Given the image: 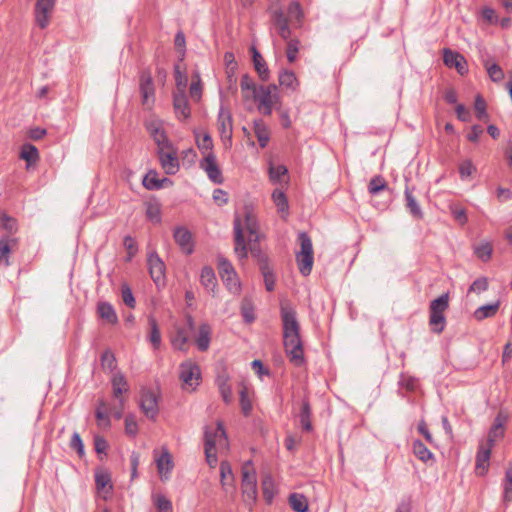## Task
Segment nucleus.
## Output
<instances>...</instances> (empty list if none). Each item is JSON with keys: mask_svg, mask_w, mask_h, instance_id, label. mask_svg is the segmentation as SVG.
Masks as SVG:
<instances>
[{"mask_svg": "<svg viewBox=\"0 0 512 512\" xmlns=\"http://www.w3.org/2000/svg\"><path fill=\"white\" fill-rule=\"evenodd\" d=\"M55 0H37L35 5V21L40 28H46L50 22Z\"/></svg>", "mask_w": 512, "mask_h": 512, "instance_id": "14", "label": "nucleus"}, {"mask_svg": "<svg viewBox=\"0 0 512 512\" xmlns=\"http://www.w3.org/2000/svg\"><path fill=\"white\" fill-rule=\"evenodd\" d=\"M300 41L298 39H288L286 55L290 63H293L297 59V53L299 51Z\"/></svg>", "mask_w": 512, "mask_h": 512, "instance_id": "55", "label": "nucleus"}, {"mask_svg": "<svg viewBox=\"0 0 512 512\" xmlns=\"http://www.w3.org/2000/svg\"><path fill=\"white\" fill-rule=\"evenodd\" d=\"M148 269L149 274L157 286L164 285L165 283V264L159 257L157 252L152 251L148 254Z\"/></svg>", "mask_w": 512, "mask_h": 512, "instance_id": "12", "label": "nucleus"}, {"mask_svg": "<svg viewBox=\"0 0 512 512\" xmlns=\"http://www.w3.org/2000/svg\"><path fill=\"white\" fill-rule=\"evenodd\" d=\"M443 61L446 66L456 68L461 75L468 71L464 57L448 48L443 51Z\"/></svg>", "mask_w": 512, "mask_h": 512, "instance_id": "19", "label": "nucleus"}, {"mask_svg": "<svg viewBox=\"0 0 512 512\" xmlns=\"http://www.w3.org/2000/svg\"><path fill=\"white\" fill-rule=\"evenodd\" d=\"M173 237L180 249L187 255H190L194 250V243L191 232L183 227L178 226L174 229Z\"/></svg>", "mask_w": 512, "mask_h": 512, "instance_id": "17", "label": "nucleus"}, {"mask_svg": "<svg viewBox=\"0 0 512 512\" xmlns=\"http://www.w3.org/2000/svg\"><path fill=\"white\" fill-rule=\"evenodd\" d=\"M173 107L176 117L186 120L191 115V109L185 93H173Z\"/></svg>", "mask_w": 512, "mask_h": 512, "instance_id": "20", "label": "nucleus"}, {"mask_svg": "<svg viewBox=\"0 0 512 512\" xmlns=\"http://www.w3.org/2000/svg\"><path fill=\"white\" fill-rule=\"evenodd\" d=\"M217 124L221 138L223 140H231L233 130L232 115L231 112L224 106H221L219 109Z\"/></svg>", "mask_w": 512, "mask_h": 512, "instance_id": "18", "label": "nucleus"}, {"mask_svg": "<svg viewBox=\"0 0 512 512\" xmlns=\"http://www.w3.org/2000/svg\"><path fill=\"white\" fill-rule=\"evenodd\" d=\"M240 406H241V410L245 416H248L251 413L252 402L247 395L246 388H243L240 391Z\"/></svg>", "mask_w": 512, "mask_h": 512, "instance_id": "63", "label": "nucleus"}, {"mask_svg": "<svg viewBox=\"0 0 512 512\" xmlns=\"http://www.w3.org/2000/svg\"><path fill=\"white\" fill-rule=\"evenodd\" d=\"M241 314L247 323L255 320L254 307L250 299L244 298L241 302Z\"/></svg>", "mask_w": 512, "mask_h": 512, "instance_id": "50", "label": "nucleus"}, {"mask_svg": "<svg viewBox=\"0 0 512 512\" xmlns=\"http://www.w3.org/2000/svg\"><path fill=\"white\" fill-rule=\"evenodd\" d=\"M284 348L290 362L300 367L304 364V350L300 337V325L296 312L289 306H281Z\"/></svg>", "mask_w": 512, "mask_h": 512, "instance_id": "1", "label": "nucleus"}, {"mask_svg": "<svg viewBox=\"0 0 512 512\" xmlns=\"http://www.w3.org/2000/svg\"><path fill=\"white\" fill-rule=\"evenodd\" d=\"M413 452L415 456L423 462H427L433 458L432 452L420 440L413 442Z\"/></svg>", "mask_w": 512, "mask_h": 512, "instance_id": "42", "label": "nucleus"}, {"mask_svg": "<svg viewBox=\"0 0 512 512\" xmlns=\"http://www.w3.org/2000/svg\"><path fill=\"white\" fill-rule=\"evenodd\" d=\"M140 408L147 418L155 420L159 408L156 395L149 390H143L140 397Z\"/></svg>", "mask_w": 512, "mask_h": 512, "instance_id": "15", "label": "nucleus"}, {"mask_svg": "<svg viewBox=\"0 0 512 512\" xmlns=\"http://www.w3.org/2000/svg\"><path fill=\"white\" fill-rule=\"evenodd\" d=\"M207 436L213 441V450H227L229 443L226 431L222 422L218 421L214 428L206 427L204 433V444L207 443Z\"/></svg>", "mask_w": 512, "mask_h": 512, "instance_id": "9", "label": "nucleus"}, {"mask_svg": "<svg viewBox=\"0 0 512 512\" xmlns=\"http://www.w3.org/2000/svg\"><path fill=\"white\" fill-rule=\"evenodd\" d=\"M499 308V302H495L493 304H487L479 307L474 312V317L477 320H483L485 318L491 317L494 314H496L497 310Z\"/></svg>", "mask_w": 512, "mask_h": 512, "instance_id": "41", "label": "nucleus"}, {"mask_svg": "<svg viewBox=\"0 0 512 512\" xmlns=\"http://www.w3.org/2000/svg\"><path fill=\"white\" fill-rule=\"evenodd\" d=\"M261 273L264 278V283L267 291H273L275 287V277L272 269L270 268L268 262L266 260L260 266Z\"/></svg>", "mask_w": 512, "mask_h": 512, "instance_id": "44", "label": "nucleus"}, {"mask_svg": "<svg viewBox=\"0 0 512 512\" xmlns=\"http://www.w3.org/2000/svg\"><path fill=\"white\" fill-rule=\"evenodd\" d=\"M220 478L221 485L226 492L234 489V476L231 465L227 461H222L220 464Z\"/></svg>", "mask_w": 512, "mask_h": 512, "instance_id": "28", "label": "nucleus"}, {"mask_svg": "<svg viewBox=\"0 0 512 512\" xmlns=\"http://www.w3.org/2000/svg\"><path fill=\"white\" fill-rule=\"evenodd\" d=\"M491 452L492 448L485 445L484 442L479 444L475 463V473L478 476H484L488 472Z\"/></svg>", "mask_w": 512, "mask_h": 512, "instance_id": "16", "label": "nucleus"}, {"mask_svg": "<svg viewBox=\"0 0 512 512\" xmlns=\"http://www.w3.org/2000/svg\"><path fill=\"white\" fill-rule=\"evenodd\" d=\"M95 417L98 427L102 429H107L110 427V418L108 416L106 403L103 400L99 402V405L96 408Z\"/></svg>", "mask_w": 512, "mask_h": 512, "instance_id": "35", "label": "nucleus"}, {"mask_svg": "<svg viewBox=\"0 0 512 512\" xmlns=\"http://www.w3.org/2000/svg\"><path fill=\"white\" fill-rule=\"evenodd\" d=\"M485 66H486L487 73H488L490 79L493 82H500L501 80H503L504 72H503L502 68L498 64H496V63H492V64L486 63Z\"/></svg>", "mask_w": 512, "mask_h": 512, "instance_id": "56", "label": "nucleus"}, {"mask_svg": "<svg viewBox=\"0 0 512 512\" xmlns=\"http://www.w3.org/2000/svg\"><path fill=\"white\" fill-rule=\"evenodd\" d=\"M218 270L220 277L225 275H231L235 273L234 267L227 259L224 257H218Z\"/></svg>", "mask_w": 512, "mask_h": 512, "instance_id": "64", "label": "nucleus"}, {"mask_svg": "<svg viewBox=\"0 0 512 512\" xmlns=\"http://www.w3.org/2000/svg\"><path fill=\"white\" fill-rule=\"evenodd\" d=\"M387 188V183L385 179L380 176L376 175L374 176L368 185V191L371 195H377L379 192L383 191Z\"/></svg>", "mask_w": 512, "mask_h": 512, "instance_id": "49", "label": "nucleus"}, {"mask_svg": "<svg viewBox=\"0 0 512 512\" xmlns=\"http://www.w3.org/2000/svg\"><path fill=\"white\" fill-rule=\"evenodd\" d=\"M272 20H273V24L275 25V27L278 30L279 36L284 40H288L291 35V30L288 25V20L285 17L283 11L280 9L275 10L272 14Z\"/></svg>", "mask_w": 512, "mask_h": 512, "instance_id": "23", "label": "nucleus"}, {"mask_svg": "<svg viewBox=\"0 0 512 512\" xmlns=\"http://www.w3.org/2000/svg\"><path fill=\"white\" fill-rule=\"evenodd\" d=\"M121 297L124 304L127 305L129 308L135 307V298L133 296L131 288L127 284H123L121 286Z\"/></svg>", "mask_w": 512, "mask_h": 512, "instance_id": "60", "label": "nucleus"}, {"mask_svg": "<svg viewBox=\"0 0 512 512\" xmlns=\"http://www.w3.org/2000/svg\"><path fill=\"white\" fill-rule=\"evenodd\" d=\"M476 171V167L471 160H464L459 165V174L462 180L467 179Z\"/></svg>", "mask_w": 512, "mask_h": 512, "instance_id": "62", "label": "nucleus"}, {"mask_svg": "<svg viewBox=\"0 0 512 512\" xmlns=\"http://www.w3.org/2000/svg\"><path fill=\"white\" fill-rule=\"evenodd\" d=\"M20 157L28 164L35 163L38 159V150L34 145L26 144L22 147Z\"/></svg>", "mask_w": 512, "mask_h": 512, "instance_id": "52", "label": "nucleus"}, {"mask_svg": "<svg viewBox=\"0 0 512 512\" xmlns=\"http://www.w3.org/2000/svg\"><path fill=\"white\" fill-rule=\"evenodd\" d=\"M258 101V110L264 115H271L274 106L279 102L278 88L271 84L260 86L253 97Z\"/></svg>", "mask_w": 512, "mask_h": 512, "instance_id": "5", "label": "nucleus"}, {"mask_svg": "<svg viewBox=\"0 0 512 512\" xmlns=\"http://www.w3.org/2000/svg\"><path fill=\"white\" fill-rule=\"evenodd\" d=\"M272 199L280 212L287 211L288 201L283 191L274 190L272 193Z\"/></svg>", "mask_w": 512, "mask_h": 512, "instance_id": "58", "label": "nucleus"}, {"mask_svg": "<svg viewBox=\"0 0 512 512\" xmlns=\"http://www.w3.org/2000/svg\"><path fill=\"white\" fill-rule=\"evenodd\" d=\"M153 500L158 512H173L171 501L164 495H154Z\"/></svg>", "mask_w": 512, "mask_h": 512, "instance_id": "53", "label": "nucleus"}, {"mask_svg": "<svg viewBox=\"0 0 512 512\" xmlns=\"http://www.w3.org/2000/svg\"><path fill=\"white\" fill-rule=\"evenodd\" d=\"M278 80L280 86L290 89L292 91H294L298 85V81L294 72L289 70H282L279 73Z\"/></svg>", "mask_w": 512, "mask_h": 512, "instance_id": "38", "label": "nucleus"}, {"mask_svg": "<svg viewBox=\"0 0 512 512\" xmlns=\"http://www.w3.org/2000/svg\"><path fill=\"white\" fill-rule=\"evenodd\" d=\"M492 250V245L489 242H482L474 247L476 256L484 262L490 259Z\"/></svg>", "mask_w": 512, "mask_h": 512, "instance_id": "51", "label": "nucleus"}, {"mask_svg": "<svg viewBox=\"0 0 512 512\" xmlns=\"http://www.w3.org/2000/svg\"><path fill=\"white\" fill-rule=\"evenodd\" d=\"M298 240L300 242V251L296 252V262L299 272L303 276H308L312 271L314 263L312 240L306 232H300Z\"/></svg>", "mask_w": 512, "mask_h": 512, "instance_id": "3", "label": "nucleus"}, {"mask_svg": "<svg viewBox=\"0 0 512 512\" xmlns=\"http://www.w3.org/2000/svg\"><path fill=\"white\" fill-rule=\"evenodd\" d=\"M200 168L205 171L208 178L215 184H222L224 181L222 171L217 164L214 153H207L199 164Z\"/></svg>", "mask_w": 512, "mask_h": 512, "instance_id": "13", "label": "nucleus"}, {"mask_svg": "<svg viewBox=\"0 0 512 512\" xmlns=\"http://www.w3.org/2000/svg\"><path fill=\"white\" fill-rule=\"evenodd\" d=\"M251 50L256 72L258 73L261 80L267 81L269 78V69L265 60L255 47H252Z\"/></svg>", "mask_w": 512, "mask_h": 512, "instance_id": "30", "label": "nucleus"}, {"mask_svg": "<svg viewBox=\"0 0 512 512\" xmlns=\"http://www.w3.org/2000/svg\"><path fill=\"white\" fill-rule=\"evenodd\" d=\"M240 87L244 98L254 97L258 91V88L248 74H244L241 77Z\"/></svg>", "mask_w": 512, "mask_h": 512, "instance_id": "39", "label": "nucleus"}, {"mask_svg": "<svg viewBox=\"0 0 512 512\" xmlns=\"http://www.w3.org/2000/svg\"><path fill=\"white\" fill-rule=\"evenodd\" d=\"M449 307V296L448 294H442L438 298L431 301L429 306V325L435 333H441L446 324L444 312Z\"/></svg>", "mask_w": 512, "mask_h": 512, "instance_id": "4", "label": "nucleus"}, {"mask_svg": "<svg viewBox=\"0 0 512 512\" xmlns=\"http://www.w3.org/2000/svg\"><path fill=\"white\" fill-rule=\"evenodd\" d=\"M503 487V502L508 504L512 502V465L505 471V476L502 482Z\"/></svg>", "mask_w": 512, "mask_h": 512, "instance_id": "37", "label": "nucleus"}, {"mask_svg": "<svg viewBox=\"0 0 512 512\" xmlns=\"http://www.w3.org/2000/svg\"><path fill=\"white\" fill-rule=\"evenodd\" d=\"M111 383L114 397L117 399H122L120 396L124 392H127L129 389L127 380L125 379L124 375L120 372L115 373L112 377Z\"/></svg>", "mask_w": 512, "mask_h": 512, "instance_id": "33", "label": "nucleus"}, {"mask_svg": "<svg viewBox=\"0 0 512 512\" xmlns=\"http://www.w3.org/2000/svg\"><path fill=\"white\" fill-rule=\"evenodd\" d=\"M10 242L11 240L8 238L0 239V265H9L8 257L11 252Z\"/></svg>", "mask_w": 512, "mask_h": 512, "instance_id": "57", "label": "nucleus"}, {"mask_svg": "<svg viewBox=\"0 0 512 512\" xmlns=\"http://www.w3.org/2000/svg\"><path fill=\"white\" fill-rule=\"evenodd\" d=\"M146 130L148 131L151 138L157 145V149L167 147L172 144L168 139L167 134L163 128V123L159 119H150L145 122Z\"/></svg>", "mask_w": 512, "mask_h": 512, "instance_id": "10", "label": "nucleus"}, {"mask_svg": "<svg viewBox=\"0 0 512 512\" xmlns=\"http://www.w3.org/2000/svg\"><path fill=\"white\" fill-rule=\"evenodd\" d=\"M216 384L224 402L230 403L232 401V389L229 385L228 374L225 372L219 374L216 378Z\"/></svg>", "mask_w": 512, "mask_h": 512, "instance_id": "29", "label": "nucleus"}, {"mask_svg": "<svg viewBox=\"0 0 512 512\" xmlns=\"http://www.w3.org/2000/svg\"><path fill=\"white\" fill-rule=\"evenodd\" d=\"M188 331L184 327L175 326V333L171 336V344L174 349L186 351L188 343Z\"/></svg>", "mask_w": 512, "mask_h": 512, "instance_id": "27", "label": "nucleus"}, {"mask_svg": "<svg viewBox=\"0 0 512 512\" xmlns=\"http://www.w3.org/2000/svg\"><path fill=\"white\" fill-rule=\"evenodd\" d=\"M190 96L193 100L199 101L202 96V82L200 74L195 72L192 76V83L189 88Z\"/></svg>", "mask_w": 512, "mask_h": 512, "instance_id": "45", "label": "nucleus"}, {"mask_svg": "<svg viewBox=\"0 0 512 512\" xmlns=\"http://www.w3.org/2000/svg\"><path fill=\"white\" fill-rule=\"evenodd\" d=\"M157 156L161 168L167 175H175L179 171L178 150L173 144L157 149Z\"/></svg>", "mask_w": 512, "mask_h": 512, "instance_id": "6", "label": "nucleus"}, {"mask_svg": "<svg viewBox=\"0 0 512 512\" xmlns=\"http://www.w3.org/2000/svg\"><path fill=\"white\" fill-rule=\"evenodd\" d=\"M212 329L208 323H202L199 326L198 335L195 338V344L200 351L208 350L211 341Z\"/></svg>", "mask_w": 512, "mask_h": 512, "instance_id": "25", "label": "nucleus"}, {"mask_svg": "<svg viewBox=\"0 0 512 512\" xmlns=\"http://www.w3.org/2000/svg\"><path fill=\"white\" fill-rule=\"evenodd\" d=\"M97 315L108 324L115 325L118 323L117 313L109 302H98Z\"/></svg>", "mask_w": 512, "mask_h": 512, "instance_id": "24", "label": "nucleus"}, {"mask_svg": "<svg viewBox=\"0 0 512 512\" xmlns=\"http://www.w3.org/2000/svg\"><path fill=\"white\" fill-rule=\"evenodd\" d=\"M149 324H150V330H151L150 335H149V340H150L151 344L153 345V347L155 349H158L161 344V334H160V331L158 328L157 321L155 320V318L150 317Z\"/></svg>", "mask_w": 512, "mask_h": 512, "instance_id": "47", "label": "nucleus"}, {"mask_svg": "<svg viewBox=\"0 0 512 512\" xmlns=\"http://www.w3.org/2000/svg\"><path fill=\"white\" fill-rule=\"evenodd\" d=\"M290 507L295 512H307L308 511V500L300 493H292L289 496Z\"/></svg>", "mask_w": 512, "mask_h": 512, "instance_id": "36", "label": "nucleus"}, {"mask_svg": "<svg viewBox=\"0 0 512 512\" xmlns=\"http://www.w3.org/2000/svg\"><path fill=\"white\" fill-rule=\"evenodd\" d=\"M222 281L226 285L227 289L233 294H239L241 290V284L238 279V276L235 273L231 275L221 276Z\"/></svg>", "mask_w": 512, "mask_h": 512, "instance_id": "46", "label": "nucleus"}, {"mask_svg": "<svg viewBox=\"0 0 512 512\" xmlns=\"http://www.w3.org/2000/svg\"><path fill=\"white\" fill-rule=\"evenodd\" d=\"M405 200H406V207L409 210L410 214L416 218V219H422L423 218V211L418 204L417 200L412 194V191L409 187H406L405 189Z\"/></svg>", "mask_w": 512, "mask_h": 512, "instance_id": "32", "label": "nucleus"}, {"mask_svg": "<svg viewBox=\"0 0 512 512\" xmlns=\"http://www.w3.org/2000/svg\"><path fill=\"white\" fill-rule=\"evenodd\" d=\"M254 133L260 147H266L270 139V132L262 120H257L254 122Z\"/></svg>", "mask_w": 512, "mask_h": 512, "instance_id": "34", "label": "nucleus"}, {"mask_svg": "<svg viewBox=\"0 0 512 512\" xmlns=\"http://www.w3.org/2000/svg\"><path fill=\"white\" fill-rule=\"evenodd\" d=\"M242 494L244 501L251 505L257 499V482L256 475L253 470H249L247 466L242 469Z\"/></svg>", "mask_w": 512, "mask_h": 512, "instance_id": "8", "label": "nucleus"}, {"mask_svg": "<svg viewBox=\"0 0 512 512\" xmlns=\"http://www.w3.org/2000/svg\"><path fill=\"white\" fill-rule=\"evenodd\" d=\"M139 90L141 93L142 105L147 109H151L155 102V87L152 75L147 70H143L140 73Z\"/></svg>", "mask_w": 512, "mask_h": 512, "instance_id": "7", "label": "nucleus"}, {"mask_svg": "<svg viewBox=\"0 0 512 512\" xmlns=\"http://www.w3.org/2000/svg\"><path fill=\"white\" fill-rule=\"evenodd\" d=\"M101 365L109 371H113L116 368V358L111 351L107 350L102 353Z\"/></svg>", "mask_w": 512, "mask_h": 512, "instance_id": "59", "label": "nucleus"}, {"mask_svg": "<svg viewBox=\"0 0 512 512\" xmlns=\"http://www.w3.org/2000/svg\"><path fill=\"white\" fill-rule=\"evenodd\" d=\"M179 376L184 385L190 387L192 390L199 384L201 372L199 366L192 362L186 361L179 367Z\"/></svg>", "mask_w": 512, "mask_h": 512, "instance_id": "11", "label": "nucleus"}, {"mask_svg": "<svg viewBox=\"0 0 512 512\" xmlns=\"http://www.w3.org/2000/svg\"><path fill=\"white\" fill-rule=\"evenodd\" d=\"M258 229L259 225L253 208L245 206L243 210V219L238 215L234 218V250L240 260L246 259L248 255V248L244 238V230L248 232L250 242H258Z\"/></svg>", "mask_w": 512, "mask_h": 512, "instance_id": "2", "label": "nucleus"}, {"mask_svg": "<svg viewBox=\"0 0 512 512\" xmlns=\"http://www.w3.org/2000/svg\"><path fill=\"white\" fill-rule=\"evenodd\" d=\"M175 82H176V91L174 93H185L187 86V77L184 73L179 70L177 66L175 68Z\"/></svg>", "mask_w": 512, "mask_h": 512, "instance_id": "61", "label": "nucleus"}, {"mask_svg": "<svg viewBox=\"0 0 512 512\" xmlns=\"http://www.w3.org/2000/svg\"><path fill=\"white\" fill-rule=\"evenodd\" d=\"M262 491L264 499L267 503H271L275 494H276V487L274 480L271 476L267 475L262 480Z\"/></svg>", "mask_w": 512, "mask_h": 512, "instance_id": "40", "label": "nucleus"}, {"mask_svg": "<svg viewBox=\"0 0 512 512\" xmlns=\"http://www.w3.org/2000/svg\"><path fill=\"white\" fill-rule=\"evenodd\" d=\"M311 413L312 412L309 400L307 398H304L302 400V405L298 417L302 429L307 432L312 430Z\"/></svg>", "mask_w": 512, "mask_h": 512, "instance_id": "31", "label": "nucleus"}, {"mask_svg": "<svg viewBox=\"0 0 512 512\" xmlns=\"http://www.w3.org/2000/svg\"><path fill=\"white\" fill-rule=\"evenodd\" d=\"M157 470L162 480L168 479V474L173 469L172 456L167 448H163L162 453L159 457L155 458Z\"/></svg>", "mask_w": 512, "mask_h": 512, "instance_id": "22", "label": "nucleus"}, {"mask_svg": "<svg viewBox=\"0 0 512 512\" xmlns=\"http://www.w3.org/2000/svg\"><path fill=\"white\" fill-rule=\"evenodd\" d=\"M504 422H505V417H503L501 414L496 416V418L494 420V424L492 425V427L489 430L488 438H487L486 442L484 443L485 445L493 448L495 445V442L504 437V432H505Z\"/></svg>", "mask_w": 512, "mask_h": 512, "instance_id": "21", "label": "nucleus"}, {"mask_svg": "<svg viewBox=\"0 0 512 512\" xmlns=\"http://www.w3.org/2000/svg\"><path fill=\"white\" fill-rule=\"evenodd\" d=\"M213 441L210 439V436H207V443H205V456L206 461L210 467H215L217 464V450H213Z\"/></svg>", "mask_w": 512, "mask_h": 512, "instance_id": "54", "label": "nucleus"}, {"mask_svg": "<svg viewBox=\"0 0 512 512\" xmlns=\"http://www.w3.org/2000/svg\"><path fill=\"white\" fill-rule=\"evenodd\" d=\"M196 144L199 150L204 154V156L207 153H213V141L208 133H204L203 135L196 134Z\"/></svg>", "mask_w": 512, "mask_h": 512, "instance_id": "43", "label": "nucleus"}, {"mask_svg": "<svg viewBox=\"0 0 512 512\" xmlns=\"http://www.w3.org/2000/svg\"><path fill=\"white\" fill-rule=\"evenodd\" d=\"M200 282L207 292L214 294L217 287V279L214 270L211 267H203L200 274Z\"/></svg>", "mask_w": 512, "mask_h": 512, "instance_id": "26", "label": "nucleus"}, {"mask_svg": "<svg viewBox=\"0 0 512 512\" xmlns=\"http://www.w3.org/2000/svg\"><path fill=\"white\" fill-rule=\"evenodd\" d=\"M158 173L156 171H149L143 179V185L148 190H158L162 188V184L159 182Z\"/></svg>", "mask_w": 512, "mask_h": 512, "instance_id": "48", "label": "nucleus"}]
</instances>
